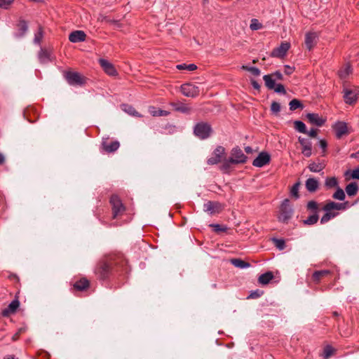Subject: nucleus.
<instances>
[{
	"label": "nucleus",
	"instance_id": "1",
	"mask_svg": "<svg viewBox=\"0 0 359 359\" xmlns=\"http://www.w3.org/2000/svg\"><path fill=\"white\" fill-rule=\"evenodd\" d=\"M116 268L127 271V261L122 254L113 255L99 262L95 269V273L99 279L105 280Z\"/></svg>",
	"mask_w": 359,
	"mask_h": 359
},
{
	"label": "nucleus",
	"instance_id": "2",
	"mask_svg": "<svg viewBox=\"0 0 359 359\" xmlns=\"http://www.w3.org/2000/svg\"><path fill=\"white\" fill-rule=\"evenodd\" d=\"M350 207L351 204L348 201H344L343 203H337L334 201H330L327 202L323 208V210L325 211V214L320 219V223H327L330 219L337 217L339 215V211L346 210Z\"/></svg>",
	"mask_w": 359,
	"mask_h": 359
},
{
	"label": "nucleus",
	"instance_id": "3",
	"mask_svg": "<svg viewBox=\"0 0 359 359\" xmlns=\"http://www.w3.org/2000/svg\"><path fill=\"white\" fill-rule=\"evenodd\" d=\"M294 214V209L288 198L284 199L279 208V212L278 219L279 222L287 224L290 219L292 217Z\"/></svg>",
	"mask_w": 359,
	"mask_h": 359
},
{
	"label": "nucleus",
	"instance_id": "4",
	"mask_svg": "<svg viewBox=\"0 0 359 359\" xmlns=\"http://www.w3.org/2000/svg\"><path fill=\"white\" fill-rule=\"evenodd\" d=\"M212 133V128L210 123L201 121L194 127V134L201 140H205L210 137Z\"/></svg>",
	"mask_w": 359,
	"mask_h": 359
},
{
	"label": "nucleus",
	"instance_id": "5",
	"mask_svg": "<svg viewBox=\"0 0 359 359\" xmlns=\"http://www.w3.org/2000/svg\"><path fill=\"white\" fill-rule=\"evenodd\" d=\"M112 210V218L116 219L123 215L126 207L117 195H112L109 200Z\"/></svg>",
	"mask_w": 359,
	"mask_h": 359
},
{
	"label": "nucleus",
	"instance_id": "6",
	"mask_svg": "<svg viewBox=\"0 0 359 359\" xmlns=\"http://www.w3.org/2000/svg\"><path fill=\"white\" fill-rule=\"evenodd\" d=\"M65 79L68 83L72 86H83L86 83L85 78L75 72H66Z\"/></svg>",
	"mask_w": 359,
	"mask_h": 359
},
{
	"label": "nucleus",
	"instance_id": "7",
	"mask_svg": "<svg viewBox=\"0 0 359 359\" xmlns=\"http://www.w3.org/2000/svg\"><path fill=\"white\" fill-rule=\"evenodd\" d=\"M180 90L184 96L189 97H197L200 93L199 88L189 83L182 84Z\"/></svg>",
	"mask_w": 359,
	"mask_h": 359
},
{
	"label": "nucleus",
	"instance_id": "8",
	"mask_svg": "<svg viewBox=\"0 0 359 359\" xmlns=\"http://www.w3.org/2000/svg\"><path fill=\"white\" fill-rule=\"evenodd\" d=\"M20 302L18 300V297L16 295L15 298L8 304V306L5 308L1 311V315L4 317H8L12 314L16 313L18 309L20 306Z\"/></svg>",
	"mask_w": 359,
	"mask_h": 359
},
{
	"label": "nucleus",
	"instance_id": "9",
	"mask_svg": "<svg viewBox=\"0 0 359 359\" xmlns=\"http://www.w3.org/2000/svg\"><path fill=\"white\" fill-rule=\"evenodd\" d=\"M271 156L267 152H261L252 161V165L255 167L262 168L269 163Z\"/></svg>",
	"mask_w": 359,
	"mask_h": 359
},
{
	"label": "nucleus",
	"instance_id": "10",
	"mask_svg": "<svg viewBox=\"0 0 359 359\" xmlns=\"http://www.w3.org/2000/svg\"><path fill=\"white\" fill-rule=\"evenodd\" d=\"M230 161L232 163H240L245 161L246 156L243 153L242 150L238 147H234L231 150V156L229 157Z\"/></svg>",
	"mask_w": 359,
	"mask_h": 359
},
{
	"label": "nucleus",
	"instance_id": "11",
	"mask_svg": "<svg viewBox=\"0 0 359 359\" xmlns=\"http://www.w3.org/2000/svg\"><path fill=\"white\" fill-rule=\"evenodd\" d=\"M170 105L175 111L187 115L190 114L193 111L191 107L181 102H172Z\"/></svg>",
	"mask_w": 359,
	"mask_h": 359
},
{
	"label": "nucleus",
	"instance_id": "12",
	"mask_svg": "<svg viewBox=\"0 0 359 359\" xmlns=\"http://www.w3.org/2000/svg\"><path fill=\"white\" fill-rule=\"evenodd\" d=\"M222 210V205L218 202L208 201L203 205V210L210 215L218 213Z\"/></svg>",
	"mask_w": 359,
	"mask_h": 359
},
{
	"label": "nucleus",
	"instance_id": "13",
	"mask_svg": "<svg viewBox=\"0 0 359 359\" xmlns=\"http://www.w3.org/2000/svg\"><path fill=\"white\" fill-rule=\"evenodd\" d=\"M298 140L302 147V153L306 157H310L312 154V143H311V142L308 139H305V138H303L301 137H299L298 138Z\"/></svg>",
	"mask_w": 359,
	"mask_h": 359
},
{
	"label": "nucleus",
	"instance_id": "14",
	"mask_svg": "<svg viewBox=\"0 0 359 359\" xmlns=\"http://www.w3.org/2000/svg\"><path fill=\"white\" fill-rule=\"evenodd\" d=\"M306 116L311 124L318 127L323 126L326 121L325 118L316 113H308Z\"/></svg>",
	"mask_w": 359,
	"mask_h": 359
},
{
	"label": "nucleus",
	"instance_id": "15",
	"mask_svg": "<svg viewBox=\"0 0 359 359\" xmlns=\"http://www.w3.org/2000/svg\"><path fill=\"white\" fill-rule=\"evenodd\" d=\"M333 128L335 131L336 137L338 139H340L343 135L348 133L347 124L344 121H338L337 122Z\"/></svg>",
	"mask_w": 359,
	"mask_h": 359
},
{
	"label": "nucleus",
	"instance_id": "16",
	"mask_svg": "<svg viewBox=\"0 0 359 359\" xmlns=\"http://www.w3.org/2000/svg\"><path fill=\"white\" fill-rule=\"evenodd\" d=\"M120 147L118 141L115 140L109 142L108 140H103L102 142V149L107 153H112L116 151Z\"/></svg>",
	"mask_w": 359,
	"mask_h": 359
},
{
	"label": "nucleus",
	"instance_id": "17",
	"mask_svg": "<svg viewBox=\"0 0 359 359\" xmlns=\"http://www.w3.org/2000/svg\"><path fill=\"white\" fill-rule=\"evenodd\" d=\"M99 63L103 70L109 76H115L117 72L114 65L105 59H100Z\"/></svg>",
	"mask_w": 359,
	"mask_h": 359
},
{
	"label": "nucleus",
	"instance_id": "18",
	"mask_svg": "<svg viewBox=\"0 0 359 359\" xmlns=\"http://www.w3.org/2000/svg\"><path fill=\"white\" fill-rule=\"evenodd\" d=\"M290 45L289 43L283 42L278 48H275L272 52V55L277 57H283L285 55L289 50Z\"/></svg>",
	"mask_w": 359,
	"mask_h": 359
},
{
	"label": "nucleus",
	"instance_id": "19",
	"mask_svg": "<svg viewBox=\"0 0 359 359\" xmlns=\"http://www.w3.org/2000/svg\"><path fill=\"white\" fill-rule=\"evenodd\" d=\"M86 38V34L83 31L76 30L71 32L69 35V40L72 43H78L84 41Z\"/></svg>",
	"mask_w": 359,
	"mask_h": 359
},
{
	"label": "nucleus",
	"instance_id": "20",
	"mask_svg": "<svg viewBox=\"0 0 359 359\" xmlns=\"http://www.w3.org/2000/svg\"><path fill=\"white\" fill-rule=\"evenodd\" d=\"M90 286V282L88 280H87L86 278H82L78 280H76L72 290H76V291H85Z\"/></svg>",
	"mask_w": 359,
	"mask_h": 359
},
{
	"label": "nucleus",
	"instance_id": "21",
	"mask_svg": "<svg viewBox=\"0 0 359 359\" xmlns=\"http://www.w3.org/2000/svg\"><path fill=\"white\" fill-rule=\"evenodd\" d=\"M305 187L309 192L313 193L318 189L319 182L316 178L309 177L306 180Z\"/></svg>",
	"mask_w": 359,
	"mask_h": 359
},
{
	"label": "nucleus",
	"instance_id": "22",
	"mask_svg": "<svg viewBox=\"0 0 359 359\" xmlns=\"http://www.w3.org/2000/svg\"><path fill=\"white\" fill-rule=\"evenodd\" d=\"M344 98L346 104H352L356 101V94L352 90L344 88Z\"/></svg>",
	"mask_w": 359,
	"mask_h": 359
},
{
	"label": "nucleus",
	"instance_id": "23",
	"mask_svg": "<svg viewBox=\"0 0 359 359\" xmlns=\"http://www.w3.org/2000/svg\"><path fill=\"white\" fill-rule=\"evenodd\" d=\"M317 35L314 32H308L305 36V45L309 50L314 46Z\"/></svg>",
	"mask_w": 359,
	"mask_h": 359
},
{
	"label": "nucleus",
	"instance_id": "24",
	"mask_svg": "<svg viewBox=\"0 0 359 359\" xmlns=\"http://www.w3.org/2000/svg\"><path fill=\"white\" fill-rule=\"evenodd\" d=\"M273 278L272 271H266L259 276L258 282L261 285H267Z\"/></svg>",
	"mask_w": 359,
	"mask_h": 359
},
{
	"label": "nucleus",
	"instance_id": "25",
	"mask_svg": "<svg viewBox=\"0 0 359 359\" xmlns=\"http://www.w3.org/2000/svg\"><path fill=\"white\" fill-rule=\"evenodd\" d=\"M39 59L42 63L50 62L52 60L50 52L46 49L41 48L39 53Z\"/></svg>",
	"mask_w": 359,
	"mask_h": 359
},
{
	"label": "nucleus",
	"instance_id": "26",
	"mask_svg": "<svg viewBox=\"0 0 359 359\" xmlns=\"http://www.w3.org/2000/svg\"><path fill=\"white\" fill-rule=\"evenodd\" d=\"M345 190L348 196H355L358 191V185L355 182H351L346 187Z\"/></svg>",
	"mask_w": 359,
	"mask_h": 359
},
{
	"label": "nucleus",
	"instance_id": "27",
	"mask_svg": "<svg viewBox=\"0 0 359 359\" xmlns=\"http://www.w3.org/2000/svg\"><path fill=\"white\" fill-rule=\"evenodd\" d=\"M339 183L337 177H327L325 180V187L327 189H333L339 187Z\"/></svg>",
	"mask_w": 359,
	"mask_h": 359
},
{
	"label": "nucleus",
	"instance_id": "28",
	"mask_svg": "<svg viewBox=\"0 0 359 359\" xmlns=\"http://www.w3.org/2000/svg\"><path fill=\"white\" fill-rule=\"evenodd\" d=\"M325 167V165L323 163L321 162H311L308 168L311 172H319L321 170H323Z\"/></svg>",
	"mask_w": 359,
	"mask_h": 359
},
{
	"label": "nucleus",
	"instance_id": "29",
	"mask_svg": "<svg viewBox=\"0 0 359 359\" xmlns=\"http://www.w3.org/2000/svg\"><path fill=\"white\" fill-rule=\"evenodd\" d=\"M122 109L128 114L130 116H135V117H142V115L137 112L135 109L129 104H122L121 106Z\"/></svg>",
	"mask_w": 359,
	"mask_h": 359
},
{
	"label": "nucleus",
	"instance_id": "30",
	"mask_svg": "<svg viewBox=\"0 0 359 359\" xmlns=\"http://www.w3.org/2000/svg\"><path fill=\"white\" fill-rule=\"evenodd\" d=\"M149 111L153 116H167L170 114L169 111L156 109L154 107H150Z\"/></svg>",
	"mask_w": 359,
	"mask_h": 359
},
{
	"label": "nucleus",
	"instance_id": "31",
	"mask_svg": "<svg viewBox=\"0 0 359 359\" xmlns=\"http://www.w3.org/2000/svg\"><path fill=\"white\" fill-rule=\"evenodd\" d=\"M263 79L265 82L266 87L269 90H273L275 88L276 83H275V79L273 78V76L271 74H266L263 76Z\"/></svg>",
	"mask_w": 359,
	"mask_h": 359
},
{
	"label": "nucleus",
	"instance_id": "32",
	"mask_svg": "<svg viewBox=\"0 0 359 359\" xmlns=\"http://www.w3.org/2000/svg\"><path fill=\"white\" fill-rule=\"evenodd\" d=\"M352 72L351 66L346 64L344 67L339 70L338 74L341 79H345Z\"/></svg>",
	"mask_w": 359,
	"mask_h": 359
},
{
	"label": "nucleus",
	"instance_id": "33",
	"mask_svg": "<svg viewBox=\"0 0 359 359\" xmlns=\"http://www.w3.org/2000/svg\"><path fill=\"white\" fill-rule=\"evenodd\" d=\"M18 32L16 34V36L18 37L23 36L28 29V26L27 22L25 20L20 21L18 24Z\"/></svg>",
	"mask_w": 359,
	"mask_h": 359
},
{
	"label": "nucleus",
	"instance_id": "34",
	"mask_svg": "<svg viewBox=\"0 0 359 359\" xmlns=\"http://www.w3.org/2000/svg\"><path fill=\"white\" fill-rule=\"evenodd\" d=\"M299 187H300V182H297L293 184V186L291 187L290 191V196L294 198L295 200H297L299 198Z\"/></svg>",
	"mask_w": 359,
	"mask_h": 359
},
{
	"label": "nucleus",
	"instance_id": "35",
	"mask_svg": "<svg viewBox=\"0 0 359 359\" xmlns=\"http://www.w3.org/2000/svg\"><path fill=\"white\" fill-rule=\"evenodd\" d=\"M294 128L297 131H298L299 133H302L304 134L307 133L306 125L304 124V122H302L301 121H295L294 122Z\"/></svg>",
	"mask_w": 359,
	"mask_h": 359
},
{
	"label": "nucleus",
	"instance_id": "36",
	"mask_svg": "<svg viewBox=\"0 0 359 359\" xmlns=\"http://www.w3.org/2000/svg\"><path fill=\"white\" fill-rule=\"evenodd\" d=\"M332 198L335 200H339V201H344V199L346 198V195H345L344 190L341 188H340L339 187H337L336 191L332 195Z\"/></svg>",
	"mask_w": 359,
	"mask_h": 359
},
{
	"label": "nucleus",
	"instance_id": "37",
	"mask_svg": "<svg viewBox=\"0 0 359 359\" xmlns=\"http://www.w3.org/2000/svg\"><path fill=\"white\" fill-rule=\"evenodd\" d=\"M318 219V214H316V212H315L313 213L311 215L309 216L306 219H304V224L306 225H313L317 223Z\"/></svg>",
	"mask_w": 359,
	"mask_h": 359
},
{
	"label": "nucleus",
	"instance_id": "38",
	"mask_svg": "<svg viewBox=\"0 0 359 359\" xmlns=\"http://www.w3.org/2000/svg\"><path fill=\"white\" fill-rule=\"evenodd\" d=\"M306 208L308 210L312 212V213L316 212V214H318L319 205L315 201H309L306 205Z\"/></svg>",
	"mask_w": 359,
	"mask_h": 359
},
{
	"label": "nucleus",
	"instance_id": "39",
	"mask_svg": "<svg viewBox=\"0 0 359 359\" xmlns=\"http://www.w3.org/2000/svg\"><path fill=\"white\" fill-rule=\"evenodd\" d=\"M289 106H290V109L291 111H294L297 109H303L304 108L303 104L297 99L292 100L289 103Z\"/></svg>",
	"mask_w": 359,
	"mask_h": 359
},
{
	"label": "nucleus",
	"instance_id": "40",
	"mask_svg": "<svg viewBox=\"0 0 359 359\" xmlns=\"http://www.w3.org/2000/svg\"><path fill=\"white\" fill-rule=\"evenodd\" d=\"M250 28L252 31H257L263 28V25L256 18L250 20Z\"/></svg>",
	"mask_w": 359,
	"mask_h": 359
},
{
	"label": "nucleus",
	"instance_id": "41",
	"mask_svg": "<svg viewBox=\"0 0 359 359\" xmlns=\"http://www.w3.org/2000/svg\"><path fill=\"white\" fill-rule=\"evenodd\" d=\"M272 241L276 246V248H278L280 250H283L285 248V240L282 238H272Z\"/></svg>",
	"mask_w": 359,
	"mask_h": 359
},
{
	"label": "nucleus",
	"instance_id": "42",
	"mask_svg": "<svg viewBox=\"0 0 359 359\" xmlns=\"http://www.w3.org/2000/svg\"><path fill=\"white\" fill-rule=\"evenodd\" d=\"M231 263L235 266L236 267L240 269H245L247 267V262L240 259H231L230 260Z\"/></svg>",
	"mask_w": 359,
	"mask_h": 359
},
{
	"label": "nucleus",
	"instance_id": "43",
	"mask_svg": "<svg viewBox=\"0 0 359 359\" xmlns=\"http://www.w3.org/2000/svg\"><path fill=\"white\" fill-rule=\"evenodd\" d=\"M330 273L328 270L316 271L313 274V278L315 281H319L320 278Z\"/></svg>",
	"mask_w": 359,
	"mask_h": 359
},
{
	"label": "nucleus",
	"instance_id": "44",
	"mask_svg": "<svg viewBox=\"0 0 359 359\" xmlns=\"http://www.w3.org/2000/svg\"><path fill=\"white\" fill-rule=\"evenodd\" d=\"M43 37V31L42 27L40 26L39 27V30L36 33L34 34V43L36 44H39L41 41H42V39Z\"/></svg>",
	"mask_w": 359,
	"mask_h": 359
},
{
	"label": "nucleus",
	"instance_id": "45",
	"mask_svg": "<svg viewBox=\"0 0 359 359\" xmlns=\"http://www.w3.org/2000/svg\"><path fill=\"white\" fill-rule=\"evenodd\" d=\"M196 68H197V67L194 64H189V65L180 64V65H177V69L179 70L187 69V70L191 72V71H194V70L196 69Z\"/></svg>",
	"mask_w": 359,
	"mask_h": 359
},
{
	"label": "nucleus",
	"instance_id": "46",
	"mask_svg": "<svg viewBox=\"0 0 359 359\" xmlns=\"http://www.w3.org/2000/svg\"><path fill=\"white\" fill-rule=\"evenodd\" d=\"M264 294V291L259 289H257L255 290L250 291L248 294V299H257L262 296Z\"/></svg>",
	"mask_w": 359,
	"mask_h": 359
},
{
	"label": "nucleus",
	"instance_id": "47",
	"mask_svg": "<svg viewBox=\"0 0 359 359\" xmlns=\"http://www.w3.org/2000/svg\"><path fill=\"white\" fill-rule=\"evenodd\" d=\"M231 164L233 163L230 161V158H229L228 159H226L223 161L222 165L220 166V169L223 172H226L229 170Z\"/></svg>",
	"mask_w": 359,
	"mask_h": 359
},
{
	"label": "nucleus",
	"instance_id": "48",
	"mask_svg": "<svg viewBox=\"0 0 359 359\" xmlns=\"http://www.w3.org/2000/svg\"><path fill=\"white\" fill-rule=\"evenodd\" d=\"M225 149L222 146H218L214 151L213 155L219 157L221 159L222 158L224 154Z\"/></svg>",
	"mask_w": 359,
	"mask_h": 359
},
{
	"label": "nucleus",
	"instance_id": "49",
	"mask_svg": "<svg viewBox=\"0 0 359 359\" xmlns=\"http://www.w3.org/2000/svg\"><path fill=\"white\" fill-rule=\"evenodd\" d=\"M222 161V159L217 156H214L212 154V156L210 157L208 161H207V163L209 165H215L217 163H218L219 162H220Z\"/></svg>",
	"mask_w": 359,
	"mask_h": 359
},
{
	"label": "nucleus",
	"instance_id": "50",
	"mask_svg": "<svg viewBox=\"0 0 359 359\" xmlns=\"http://www.w3.org/2000/svg\"><path fill=\"white\" fill-rule=\"evenodd\" d=\"M271 110L273 113L278 114L280 111V105L278 102L273 101L271 105Z\"/></svg>",
	"mask_w": 359,
	"mask_h": 359
},
{
	"label": "nucleus",
	"instance_id": "51",
	"mask_svg": "<svg viewBox=\"0 0 359 359\" xmlns=\"http://www.w3.org/2000/svg\"><path fill=\"white\" fill-rule=\"evenodd\" d=\"M273 90H274V91L277 93H280V94H285L286 93V90L285 89L284 86L280 83L276 84L275 86V88H273Z\"/></svg>",
	"mask_w": 359,
	"mask_h": 359
},
{
	"label": "nucleus",
	"instance_id": "52",
	"mask_svg": "<svg viewBox=\"0 0 359 359\" xmlns=\"http://www.w3.org/2000/svg\"><path fill=\"white\" fill-rule=\"evenodd\" d=\"M248 72L255 76H258L261 74L260 70L257 67H248Z\"/></svg>",
	"mask_w": 359,
	"mask_h": 359
},
{
	"label": "nucleus",
	"instance_id": "53",
	"mask_svg": "<svg viewBox=\"0 0 359 359\" xmlns=\"http://www.w3.org/2000/svg\"><path fill=\"white\" fill-rule=\"evenodd\" d=\"M333 350L332 348L330 346H327L324 348V357L325 358H328L330 357L332 354Z\"/></svg>",
	"mask_w": 359,
	"mask_h": 359
},
{
	"label": "nucleus",
	"instance_id": "54",
	"mask_svg": "<svg viewBox=\"0 0 359 359\" xmlns=\"http://www.w3.org/2000/svg\"><path fill=\"white\" fill-rule=\"evenodd\" d=\"M13 0H0V8H8Z\"/></svg>",
	"mask_w": 359,
	"mask_h": 359
},
{
	"label": "nucleus",
	"instance_id": "55",
	"mask_svg": "<svg viewBox=\"0 0 359 359\" xmlns=\"http://www.w3.org/2000/svg\"><path fill=\"white\" fill-rule=\"evenodd\" d=\"M271 75L273 76V78L275 80L282 81L283 79V76L280 71H276V72L271 74Z\"/></svg>",
	"mask_w": 359,
	"mask_h": 359
},
{
	"label": "nucleus",
	"instance_id": "56",
	"mask_svg": "<svg viewBox=\"0 0 359 359\" xmlns=\"http://www.w3.org/2000/svg\"><path fill=\"white\" fill-rule=\"evenodd\" d=\"M294 71V67H290L289 65H285L284 72L287 75H290Z\"/></svg>",
	"mask_w": 359,
	"mask_h": 359
},
{
	"label": "nucleus",
	"instance_id": "57",
	"mask_svg": "<svg viewBox=\"0 0 359 359\" xmlns=\"http://www.w3.org/2000/svg\"><path fill=\"white\" fill-rule=\"evenodd\" d=\"M306 134L311 137H316L318 134V130L316 128H311L309 131L307 130Z\"/></svg>",
	"mask_w": 359,
	"mask_h": 359
},
{
	"label": "nucleus",
	"instance_id": "58",
	"mask_svg": "<svg viewBox=\"0 0 359 359\" xmlns=\"http://www.w3.org/2000/svg\"><path fill=\"white\" fill-rule=\"evenodd\" d=\"M319 146L323 149V152H325L327 147V142L325 140H320L319 141Z\"/></svg>",
	"mask_w": 359,
	"mask_h": 359
},
{
	"label": "nucleus",
	"instance_id": "59",
	"mask_svg": "<svg viewBox=\"0 0 359 359\" xmlns=\"http://www.w3.org/2000/svg\"><path fill=\"white\" fill-rule=\"evenodd\" d=\"M351 177L353 179L359 180V168H355L352 171Z\"/></svg>",
	"mask_w": 359,
	"mask_h": 359
},
{
	"label": "nucleus",
	"instance_id": "60",
	"mask_svg": "<svg viewBox=\"0 0 359 359\" xmlns=\"http://www.w3.org/2000/svg\"><path fill=\"white\" fill-rule=\"evenodd\" d=\"M251 83H252V86H253V88L257 90H259L260 89V85L259 84V83L257 81H256L254 79H252L251 80Z\"/></svg>",
	"mask_w": 359,
	"mask_h": 359
},
{
	"label": "nucleus",
	"instance_id": "61",
	"mask_svg": "<svg viewBox=\"0 0 359 359\" xmlns=\"http://www.w3.org/2000/svg\"><path fill=\"white\" fill-rule=\"evenodd\" d=\"M213 226L215 228V231H223L225 230V229L222 228V226L219 224H215L213 225Z\"/></svg>",
	"mask_w": 359,
	"mask_h": 359
},
{
	"label": "nucleus",
	"instance_id": "62",
	"mask_svg": "<svg viewBox=\"0 0 359 359\" xmlns=\"http://www.w3.org/2000/svg\"><path fill=\"white\" fill-rule=\"evenodd\" d=\"M8 278L11 279V280H15V281L17 282H19L20 281V278L19 277L16 275V274H14V273H12L11 274Z\"/></svg>",
	"mask_w": 359,
	"mask_h": 359
},
{
	"label": "nucleus",
	"instance_id": "63",
	"mask_svg": "<svg viewBox=\"0 0 359 359\" xmlns=\"http://www.w3.org/2000/svg\"><path fill=\"white\" fill-rule=\"evenodd\" d=\"M4 162H5V157L1 153H0V165L4 164Z\"/></svg>",
	"mask_w": 359,
	"mask_h": 359
},
{
	"label": "nucleus",
	"instance_id": "64",
	"mask_svg": "<svg viewBox=\"0 0 359 359\" xmlns=\"http://www.w3.org/2000/svg\"><path fill=\"white\" fill-rule=\"evenodd\" d=\"M359 157V151L356 153H353V154H351V158H358Z\"/></svg>",
	"mask_w": 359,
	"mask_h": 359
}]
</instances>
